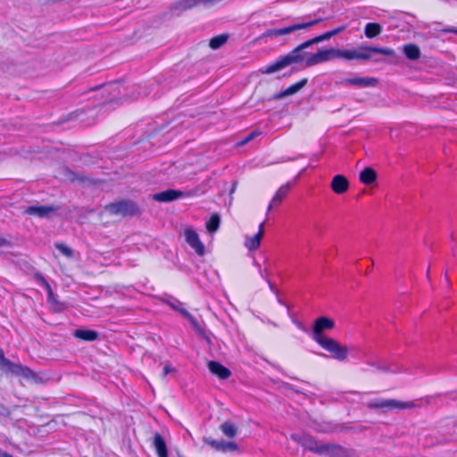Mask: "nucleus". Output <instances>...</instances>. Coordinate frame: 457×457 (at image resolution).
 <instances>
[{
    "mask_svg": "<svg viewBox=\"0 0 457 457\" xmlns=\"http://www.w3.org/2000/svg\"><path fill=\"white\" fill-rule=\"evenodd\" d=\"M178 312L181 313L186 319H189L192 315L184 308H179Z\"/></svg>",
    "mask_w": 457,
    "mask_h": 457,
    "instance_id": "nucleus-42",
    "label": "nucleus"
},
{
    "mask_svg": "<svg viewBox=\"0 0 457 457\" xmlns=\"http://www.w3.org/2000/svg\"><path fill=\"white\" fill-rule=\"evenodd\" d=\"M371 53L381 54L391 57H396V53L392 48L359 46L357 48L353 49H337V58L345 59L347 61H367L371 58Z\"/></svg>",
    "mask_w": 457,
    "mask_h": 457,
    "instance_id": "nucleus-2",
    "label": "nucleus"
},
{
    "mask_svg": "<svg viewBox=\"0 0 457 457\" xmlns=\"http://www.w3.org/2000/svg\"><path fill=\"white\" fill-rule=\"evenodd\" d=\"M153 445L159 457H168L165 440L159 433L154 434Z\"/></svg>",
    "mask_w": 457,
    "mask_h": 457,
    "instance_id": "nucleus-23",
    "label": "nucleus"
},
{
    "mask_svg": "<svg viewBox=\"0 0 457 457\" xmlns=\"http://www.w3.org/2000/svg\"><path fill=\"white\" fill-rule=\"evenodd\" d=\"M220 224V215L218 213H213L211 216V218L209 219V220L206 222V229L211 234L215 233L219 229Z\"/></svg>",
    "mask_w": 457,
    "mask_h": 457,
    "instance_id": "nucleus-30",
    "label": "nucleus"
},
{
    "mask_svg": "<svg viewBox=\"0 0 457 457\" xmlns=\"http://www.w3.org/2000/svg\"><path fill=\"white\" fill-rule=\"evenodd\" d=\"M359 179L361 183L370 185L377 180L378 174L374 169L366 167L361 171Z\"/></svg>",
    "mask_w": 457,
    "mask_h": 457,
    "instance_id": "nucleus-25",
    "label": "nucleus"
},
{
    "mask_svg": "<svg viewBox=\"0 0 457 457\" xmlns=\"http://www.w3.org/2000/svg\"><path fill=\"white\" fill-rule=\"evenodd\" d=\"M204 193V190L201 189V187H196L194 189L183 191L184 197H190L195 195H199L201 194Z\"/></svg>",
    "mask_w": 457,
    "mask_h": 457,
    "instance_id": "nucleus-35",
    "label": "nucleus"
},
{
    "mask_svg": "<svg viewBox=\"0 0 457 457\" xmlns=\"http://www.w3.org/2000/svg\"><path fill=\"white\" fill-rule=\"evenodd\" d=\"M297 326H298L300 328H303L300 323H297Z\"/></svg>",
    "mask_w": 457,
    "mask_h": 457,
    "instance_id": "nucleus-54",
    "label": "nucleus"
},
{
    "mask_svg": "<svg viewBox=\"0 0 457 457\" xmlns=\"http://www.w3.org/2000/svg\"><path fill=\"white\" fill-rule=\"evenodd\" d=\"M106 211L112 215H134L137 212L138 209L137 204L130 200H122L116 203H112L106 205Z\"/></svg>",
    "mask_w": 457,
    "mask_h": 457,
    "instance_id": "nucleus-5",
    "label": "nucleus"
},
{
    "mask_svg": "<svg viewBox=\"0 0 457 457\" xmlns=\"http://www.w3.org/2000/svg\"><path fill=\"white\" fill-rule=\"evenodd\" d=\"M366 406L370 410L380 411L382 413L400 411L415 407L413 402H403L396 399L377 398L369 401Z\"/></svg>",
    "mask_w": 457,
    "mask_h": 457,
    "instance_id": "nucleus-3",
    "label": "nucleus"
},
{
    "mask_svg": "<svg viewBox=\"0 0 457 457\" xmlns=\"http://www.w3.org/2000/svg\"><path fill=\"white\" fill-rule=\"evenodd\" d=\"M324 19L319 18L312 21H310L308 22H302V23H296L288 27L281 28V29H268L264 34L263 37H279L290 34L294 31L299 30V29H305L310 27H312L320 22H321Z\"/></svg>",
    "mask_w": 457,
    "mask_h": 457,
    "instance_id": "nucleus-6",
    "label": "nucleus"
},
{
    "mask_svg": "<svg viewBox=\"0 0 457 457\" xmlns=\"http://www.w3.org/2000/svg\"><path fill=\"white\" fill-rule=\"evenodd\" d=\"M20 365V363L12 362L5 358L3 350L0 349V370L2 371L16 375Z\"/></svg>",
    "mask_w": 457,
    "mask_h": 457,
    "instance_id": "nucleus-21",
    "label": "nucleus"
},
{
    "mask_svg": "<svg viewBox=\"0 0 457 457\" xmlns=\"http://www.w3.org/2000/svg\"><path fill=\"white\" fill-rule=\"evenodd\" d=\"M448 31H452V32L457 33V30H454V29H449Z\"/></svg>",
    "mask_w": 457,
    "mask_h": 457,
    "instance_id": "nucleus-53",
    "label": "nucleus"
},
{
    "mask_svg": "<svg viewBox=\"0 0 457 457\" xmlns=\"http://www.w3.org/2000/svg\"><path fill=\"white\" fill-rule=\"evenodd\" d=\"M317 43L318 42L316 41V37H313L310 40L303 42V44L299 45L297 47L293 49L287 54L281 56L275 62L271 63L270 65H269L267 67L262 68L260 70V72L262 74H266V75L272 74V73L279 71L292 64L302 62L303 61L305 60V54L303 51L305 48L312 46L313 44H317Z\"/></svg>",
    "mask_w": 457,
    "mask_h": 457,
    "instance_id": "nucleus-1",
    "label": "nucleus"
},
{
    "mask_svg": "<svg viewBox=\"0 0 457 457\" xmlns=\"http://www.w3.org/2000/svg\"><path fill=\"white\" fill-rule=\"evenodd\" d=\"M263 226L264 222H262L259 225V231L253 237L246 236L245 240V246L250 250L254 251L259 248L261 244V239L263 237Z\"/></svg>",
    "mask_w": 457,
    "mask_h": 457,
    "instance_id": "nucleus-17",
    "label": "nucleus"
},
{
    "mask_svg": "<svg viewBox=\"0 0 457 457\" xmlns=\"http://www.w3.org/2000/svg\"><path fill=\"white\" fill-rule=\"evenodd\" d=\"M0 457H13L12 454L0 450Z\"/></svg>",
    "mask_w": 457,
    "mask_h": 457,
    "instance_id": "nucleus-45",
    "label": "nucleus"
},
{
    "mask_svg": "<svg viewBox=\"0 0 457 457\" xmlns=\"http://www.w3.org/2000/svg\"><path fill=\"white\" fill-rule=\"evenodd\" d=\"M184 236L186 242L190 247L193 248L198 255L203 256L205 253V248L196 231L191 228H187L185 229Z\"/></svg>",
    "mask_w": 457,
    "mask_h": 457,
    "instance_id": "nucleus-10",
    "label": "nucleus"
},
{
    "mask_svg": "<svg viewBox=\"0 0 457 457\" xmlns=\"http://www.w3.org/2000/svg\"><path fill=\"white\" fill-rule=\"evenodd\" d=\"M291 438L294 441L300 444L301 445H303L305 449H307L314 453L320 454L321 453L320 450H321L322 444H319L312 436H310L307 435L299 436L296 434H293V435H291Z\"/></svg>",
    "mask_w": 457,
    "mask_h": 457,
    "instance_id": "nucleus-11",
    "label": "nucleus"
},
{
    "mask_svg": "<svg viewBox=\"0 0 457 457\" xmlns=\"http://www.w3.org/2000/svg\"><path fill=\"white\" fill-rule=\"evenodd\" d=\"M8 245H9V242L6 239L0 237V246Z\"/></svg>",
    "mask_w": 457,
    "mask_h": 457,
    "instance_id": "nucleus-46",
    "label": "nucleus"
},
{
    "mask_svg": "<svg viewBox=\"0 0 457 457\" xmlns=\"http://www.w3.org/2000/svg\"><path fill=\"white\" fill-rule=\"evenodd\" d=\"M318 344L329 352L332 357L339 361H345L348 356V348L345 345H340L337 340L333 338H328L326 340H318Z\"/></svg>",
    "mask_w": 457,
    "mask_h": 457,
    "instance_id": "nucleus-4",
    "label": "nucleus"
},
{
    "mask_svg": "<svg viewBox=\"0 0 457 457\" xmlns=\"http://www.w3.org/2000/svg\"><path fill=\"white\" fill-rule=\"evenodd\" d=\"M427 277H428V278H429V269L427 271Z\"/></svg>",
    "mask_w": 457,
    "mask_h": 457,
    "instance_id": "nucleus-52",
    "label": "nucleus"
},
{
    "mask_svg": "<svg viewBox=\"0 0 457 457\" xmlns=\"http://www.w3.org/2000/svg\"><path fill=\"white\" fill-rule=\"evenodd\" d=\"M260 135V132L259 131H253L251 132L249 135H247L241 142H240V145H245L247 144L248 142H250L251 140H253L256 136Z\"/></svg>",
    "mask_w": 457,
    "mask_h": 457,
    "instance_id": "nucleus-37",
    "label": "nucleus"
},
{
    "mask_svg": "<svg viewBox=\"0 0 457 457\" xmlns=\"http://www.w3.org/2000/svg\"><path fill=\"white\" fill-rule=\"evenodd\" d=\"M267 283H268V285H269V287H270V290H272V291H275V290H276V289H275V286L270 282V279H267Z\"/></svg>",
    "mask_w": 457,
    "mask_h": 457,
    "instance_id": "nucleus-48",
    "label": "nucleus"
},
{
    "mask_svg": "<svg viewBox=\"0 0 457 457\" xmlns=\"http://www.w3.org/2000/svg\"><path fill=\"white\" fill-rule=\"evenodd\" d=\"M188 320L190 321V323L192 324V326L197 330V331H201V328L197 322V320H195V318H194L193 316H191Z\"/></svg>",
    "mask_w": 457,
    "mask_h": 457,
    "instance_id": "nucleus-40",
    "label": "nucleus"
},
{
    "mask_svg": "<svg viewBox=\"0 0 457 457\" xmlns=\"http://www.w3.org/2000/svg\"><path fill=\"white\" fill-rule=\"evenodd\" d=\"M16 376L22 377L27 380H36L37 375L27 366L20 365Z\"/></svg>",
    "mask_w": 457,
    "mask_h": 457,
    "instance_id": "nucleus-32",
    "label": "nucleus"
},
{
    "mask_svg": "<svg viewBox=\"0 0 457 457\" xmlns=\"http://www.w3.org/2000/svg\"><path fill=\"white\" fill-rule=\"evenodd\" d=\"M343 86H355L357 87H376L378 83V79L376 78H369V77H356L345 79L339 82Z\"/></svg>",
    "mask_w": 457,
    "mask_h": 457,
    "instance_id": "nucleus-14",
    "label": "nucleus"
},
{
    "mask_svg": "<svg viewBox=\"0 0 457 457\" xmlns=\"http://www.w3.org/2000/svg\"><path fill=\"white\" fill-rule=\"evenodd\" d=\"M172 370V368L169 365L165 366L163 369L162 376L166 377L170 371Z\"/></svg>",
    "mask_w": 457,
    "mask_h": 457,
    "instance_id": "nucleus-44",
    "label": "nucleus"
},
{
    "mask_svg": "<svg viewBox=\"0 0 457 457\" xmlns=\"http://www.w3.org/2000/svg\"><path fill=\"white\" fill-rule=\"evenodd\" d=\"M445 280H446V282L448 284H450V279H449V277H448L447 273L445 274Z\"/></svg>",
    "mask_w": 457,
    "mask_h": 457,
    "instance_id": "nucleus-49",
    "label": "nucleus"
},
{
    "mask_svg": "<svg viewBox=\"0 0 457 457\" xmlns=\"http://www.w3.org/2000/svg\"><path fill=\"white\" fill-rule=\"evenodd\" d=\"M183 191L175 189H167L165 191L154 194L153 199L157 202H171L184 197Z\"/></svg>",
    "mask_w": 457,
    "mask_h": 457,
    "instance_id": "nucleus-15",
    "label": "nucleus"
},
{
    "mask_svg": "<svg viewBox=\"0 0 457 457\" xmlns=\"http://www.w3.org/2000/svg\"><path fill=\"white\" fill-rule=\"evenodd\" d=\"M337 58V48L320 49L305 59L306 66H313Z\"/></svg>",
    "mask_w": 457,
    "mask_h": 457,
    "instance_id": "nucleus-8",
    "label": "nucleus"
},
{
    "mask_svg": "<svg viewBox=\"0 0 457 457\" xmlns=\"http://www.w3.org/2000/svg\"><path fill=\"white\" fill-rule=\"evenodd\" d=\"M344 29H345V27L342 26V27L337 28L333 30H330L331 37L337 35L338 33L342 32Z\"/></svg>",
    "mask_w": 457,
    "mask_h": 457,
    "instance_id": "nucleus-43",
    "label": "nucleus"
},
{
    "mask_svg": "<svg viewBox=\"0 0 457 457\" xmlns=\"http://www.w3.org/2000/svg\"><path fill=\"white\" fill-rule=\"evenodd\" d=\"M290 185L289 183L285 184L281 186L277 192L275 193L274 196L271 199L270 204L268 206V212H270L272 209L273 205L280 204L283 198L287 195V194L289 191Z\"/></svg>",
    "mask_w": 457,
    "mask_h": 457,
    "instance_id": "nucleus-24",
    "label": "nucleus"
},
{
    "mask_svg": "<svg viewBox=\"0 0 457 457\" xmlns=\"http://www.w3.org/2000/svg\"><path fill=\"white\" fill-rule=\"evenodd\" d=\"M364 363L368 366L376 368L377 370L381 372H395L386 361L377 358L376 356L367 358Z\"/></svg>",
    "mask_w": 457,
    "mask_h": 457,
    "instance_id": "nucleus-20",
    "label": "nucleus"
},
{
    "mask_svg": "<svg viewBox=\"0 0 457 457\" xmlns=\"http://www.w3.org/2000/svg\"><path fill=\"white\" fill-rule=\"evenodd\" d=\"M312 428L319 433H336L346 430L344 425L334 423L331 421H313Z\"/></svg>",
    "mask_w": 457,
    "mask_h": 457,
    "instance_id": "nucleus-13",
    "label": "nucleus"
},
{
    "mask_svg": "<svg viewBox=\"0 0 457 457\" xmlns=\"http://www.w3.org/2000/svg\"><path fill=\"white\" fill-rule=\"evenodd\" d=\"M235 188H236V183H234V186H233V187H232V189H231L230 193H233V192L235 191Z\"/></svg>",
    "mask_w": 457,
    "mask_h": 457,
    "instance_id": "nucleus-51",
    "label": "nucleus"
},
{
    "mask_svg": "<svg viewBox=\"0 0 457 457\" xmlns=\"http://www.w3.org/2000/svg\"><path fill=\"white\" fill-rule=\"evenodd\" d=\"M316 37V41L318 43H320L322 41H325V40H328V39L331 38L332 37H331L330 31H328V32H326V33H324L322 35H320L318 37Z\"/></svg>",
    "mask_w": 457,
    "mask_h": 457,
    "instance_id": "nucleus-39",
    "label": "nucleus"
},
{
    "mask_svg": "<svg viewBox=\"0 0 457 457\" xmlns=\"http://www.w3.org/2000/svg\"><path fill=\"white\" fill-rule=\"evenodd\" d=\"M71 180H80L82 181V178L79 177V176H75L74 174H72V177L70 178Z\"/></svg>",
    "mask_w": 457,
    "mask_h": 457,
    "instance_id": "nucleus-47",
    "label": "nucleus"
},
{
    "mask_svg": "<svg viewBox=\"0 0 457 457\" xmlns=\"http://www.w3.org/2000/svg\"><path fill=\"white\" fill-rule=\"evenodd\" d=\"M228 35L227 34H220V35H218V36H215L213 37L210 42H209V46L212 48V49H219L220 47H221L224 44H226V42L228 41Z\"/></svg>",
    "mask_w": 457,
    "mask_h": 457,
    "instance_id": "nucleus-31",
    "label": "nucleus"
},
{
    "mask_svg": "<svg viewBox=\"0 0 457 457\" xmlns=\"http://www.w3.org/2000/svg\"><path fill=\"white\" fill-rule=\"evenodd\" d=\"M404 55L411 61H417L420 58V47L415 44H407L403 48Z\"/></svg>",
    "mask_w": 457,
    "mask_h": 457,
    "instance_id": "nucleus-27",
    "label": "nucleus"
},
{
    "mask_svg": "<svg viewBox=\"0 0 457 457\" xmlns=\"http://www.w3.org/2000/svg\"><path fill=\"white\" fill-rule=\"evenodd\" d=\"M335 327L333 320L328 317L318 318L312 327V339L318 343V340H326L328 337L323 336L325 330L332 329Z\"/></svg>",
    "mask_w": 457,
    "mask_h": 457,
    "instance_id": "nucleus-7",
    "label": "nucleus"
},
{
    "mask_svg": "<svg viewBox=\"0 0 457 457\" xmlns=\"http://www.w3.org/2000/svg\"><path fill=\"white\" fill-rule=\"evenodd\" d=\"M320 451V454H328L329 457H343L345 454V449L337 444H322Z\"/></svg>",
    "mask_w": 457,
    "mask_h": 457,
    "instance_id": "nucleus-18",
    "label": "nucleus"
},
{
    "mask_svg": "<svg viewBox=\"0 0 457 457\" xmlns=\"http://www.w3.org/2000/svg\"><path fill=\"white\" fill-rule=\"evenodd\" d=\"M73 335L75 337L84 341H95L99 337L98 332L91 329H76Z\"/></svg>",
    "mask_w": 457,
    "mask_h": 457,
    "instance_id": "nucleus-26",
    "label": "nucleus"
},
{
    "mask_svg": "<svg viewBox=\"0 0 457 457\" xmlns=\"http://www.w3.org/2000/svg\"><path fill=\"white\" fill-rule=\"evenodd\" d=\"M55 247L65 256L67 257H72L73 252L72 250L68 247L66 245L62 243H58L55 245Z\"/></svg>",
    "mask_w": 457,
    "mask_h": 457,
    "instance_id": "nucleus-34",
    "label": "nucleus"
},
{
    "mask_svg": "<svg viewBox=\"0 0 457 457\" xmlns=\"http://www.w3.org/2000/svg\"><path fill=\"white\" fill-rule=\"evenodd\" d=\"M203 441L204 444L210 445L214 450L221 453L237 452L239 450L238 445L235 442H228L225 440L218 441L212 437H204Z\"/></svg>",
    "mask_w": 457,
    "mask_h": 457,
    "instance_id": "nucleus-9",
    "label": "nucleus"
},
{
    "mask_svg": "<svg viewBox=\"0 0 457 457\" xmlns=\"http://www.w3.org/2000/svg\"><path fill=\"white\" fill-rule=\"evenodd\" d=\"M307 82H308L307 79H303L300 81H298L297 83L288 87L287 89L278 93L275 96V98L280 99V98H283V97H286L288 96H292V95L297 93L298 91H300L307 84Z\"/></svg>",
    "mask_w": 457,
    "mask_h": 457,
    "instance_id": "nucleus-22",
    "label": "nucleus"
},
{
    "mask_svg": "<svg viewBox=\"0 0 457 457\" xmlns=\"http://www.w3.org/2000/svg\"><path fill=\"white\" fill-rule=\"evenodd\" d=\"M46 291H47L48 302L51 304L54 311H55V312L62 311L63 308V304L56 300L51 287H47Z\"/></svg>",
    "mask_w": 457,
    "mask_h": 457,
    "instance_id": "nucleus-33",
    "label": "nucleus"
},
{
    "mask_svg": "<svg viewBox=\"0 0 457 457\" xmlns=\"http://www.w3.org/2000/svg\"><path fill=\"white\" fill-rule=\"evenodd\" d=\"M166 303L176 311H178V309L179 308L178 304H180V303L177 300L175 302L166 301Z\"/></svg>",
    "mask_w": 457,
    "mask_h": 457,
    "instance_id": "nucleus-41",
    "label": "nucleus"
},
{
    "mask_svg": "<svg viewBox=\"0 0 457 457\" xmlns=\"http://www.w3.org/2000/svg\"><path fill=\"white\" fill-rule=\"evenodd\" d=\"M59 210L58 206L54 205H30L25 208L24 213L34 215L39 218H48L52 213Z\"/></svg>",
    "mask_w": 457,
    "mask_h": 457,
    "instance_id": "nucleus-12",
    "label": "nucleus"
},
{
    "mask_svg": "<svg viewBox=\"0 0 457 457\" xmlns=\"http://www.w3.org/2000/svg\"><path fill=\"white\" fill-rule=\"evenodd\" d=\"M382 32V26L378 23L370 22L364 28V34L368 38H374Z\"/></svg>",
    "mask_w": 457,
    "mask_h": 457,
    "instance_id": "nucleus-28",
    "label": "nucleus"
},
{
    "mask_svg": "<svg viewBox=\"0 0 457 457\" xmlns=\"http://www.w3.org/2000/svg\"><path fill=\"white\" fill-rule=\"evenodd\" d=\"M208 368L212 374L216 375L220 379H226L231 375L228 368L215 361H210L208 362Z\"/></svg>",
    "mask_w": 457,
    "mask_h": 457,
    "instance_id": "nucleus-19",
    "label": "nucleus"
},
{
    "mask_svg": "<svg viewBox=\"0 0 457 457\" xmlns=\"http://www.w3.org/2000/svg\"><path fill=\"white\" fill-rule=\"evenodd\" d=\"M330 187L337 195H342L349 189V181L344 175H336L331 181Z\"/></svg>",
    "mask_w": 457,
    "mask_h": 457,
    "instance_id": "nucleus-16",
    "label": "nucleus"
},
{
    "mask_svg": "<svg viewBox=\"0 0 457 457\" xmlns=\"http://www.w3.org/2000/svg\"><path fill=\"white\" fill-rule=\"evenodd\" d=\"M35 278L37 281H39L42 284L43 287H45L46 289L50 287L49 283L46 280V278L41 274L37 273L35 275Z\"/></svg>",
    "mask_w": 457,
    "mask_h": 457,
    "instance_id": "nucleus-38",
    "label": "nucleus"
},
{
    "mask_svg": "<svg viewBox=\"0 0 457 457\" xmlns=\"http://www.w3.org/2000/svg\"><path fill=\"white\" fill-rule=\"evenodd\" d=\"M253 264L259 269L260 276L267 281V279H269L268 277L270 275L269 270L267 268L262 270L256 261L253 262Z\"/></svg>",
    "mask_w": 457,
    "mask_h": 457,
    "instance_id": "nucleus-36",
    "label": "nucleus"
},
{
    "mask_svg": "<svg viewBox=\"0 0 457 457\" xmlns=\"http://www.w3.org/2000/svg\"><path fill=\"white\" fill-rule=\"evenodd\" d=\"M220 431L224 436L233 438L237 434V428L230 421H225L220 426Z\"/></svg>",
    "mask_w": 457,
    "mask_h": 457,
    "instance_id": "nucleus-29",
    "label": "nucleus"
},
{
    "mask_svg": "<svg viewBox=\"0 0 457 457\" xmlns=\"http://www.w3.org/2000/svg\"><path fill=\"white\" fill-rule=\"evenodd\" d=\"M100 87H102V85H101V86H97V87H92V88H90V90H91V91H95V90L99 89Z\"/></svg>",
    "mask_w": 457,
    "mask_h": 457,
    "instance_id": "nucleus-50",
    "label": "nucleus"
}]
</instances>
